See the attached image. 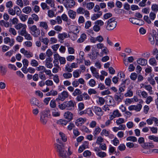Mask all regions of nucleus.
<instances>
[{
	"label": "nucleus",
	"instance_id": "obj_58",
	"mask_svg": "<svg viewBox=\"0 0 158 158\" xmlns=\"http://www.w3.org/2000/svg\"><path fill=\"white\" fill-rule=\"evenodd\" d=\"M148 80L149 82L152 85H155V81L153 78L152 76H151V77H148Z\"/></svg>",
	"mask_w": 158,
	"mask_h": 158
},
{
	"label": "nucleus",
	"instance_id": "obj_9",
	"mask_svg": "<svg viewBox=\"0 0 158 158\" xmlns=\"http://www.w3.org/2000/svg\"><path fill=\"white\" fill-rule=\"evenodd\" d=\"M142 108V105L139 104H137L136 105H131L128 108L129 110H135L136 111H140Z\"/></svg>",
	"mask_w": 158,
	"mask_h": 158
},
{
	"label": "nucleus",
	"instance_id": "obj_6",
	"mask_svg": "<svg viewBox=\"0 0 158 158\" xmlns=\"http://www.w3.org/2000/svg\"><path fill=\"white\" fill-rule=\"evenodd\" d=\"M69 96L68 92L66 91H64L61 94H59L58 97L56 99V100H60L63 101L68 98Z\"/></svg>",
	"mask_w": 158,
	"mask_h": 158
},
{
	"label": "nucleus",
	"instance_id": "obj_29",
	"mask_svg": "<svg viewBox=\"0 0 158 158\" xmlns=\"http://www.w3.org/2000/svg\"><path fill=\"white\" fill-rule=\"evenodd\" d=\"M27 26L26 25L24 27H23L22 29H21L20 30L18 31L19 35L23 36L25 35L27 32L26 31Z\"/></svg>",
	"mask_w": 158,
	"mask_h": 158
},
{
	"label": "nucleus",
	"instance_id": "obj_48",
	"mask_svg": "<svg viewBox=\"0 0 158 158\" xmlns=\"http://www.w3.org/2000/svg\"><path fill=\"white\" fill-rule=\"evenodd\" d=\"M104 141V139L101 136H98L96 140V143L98 145L102 144V143Z\"/></svg>",
	"mask_w": 158,
	"mask_h": 158
},
{
	"label": "nucleus",
	"instance_id": "obj_39",
	"mask_svg": "<svg viewBox=\"0 0 158 158\" xmlns=\"http://www.w3.org/2000/svg\"><path fill=\"white\" fill-rule=\"evenodd\" d=\"M72 74L69 72L65 73H64L63 74V77L66 79L71 78L72 77Z\"/></svg>",
	"mask_w": 158,
	"mask_h": 158
},
{
	"label": "nucleus",
	"instance_id": "obj_8",
	"mask_svg": "<svg viewBox=\"0 0 158 158\" xmlns=\"http://www.w3.org/2000/svg\"><path fill=\"white\" fill-rule=\"evenodd\" d=\"M141 88H143L147 90L150 94H153V92L152 90V88L150 85H146L145 84H141Z\"/></svg>",
	"mask_w": 158,
	"mask_h": 158
},
{
	"label": "nucleus",
	"instance_id": "obj_24",
	"mask_svg": "<svg viewBox=\"0 0 158 158\" xmlns=\"http://www.w3.org/2000/svg\"><path fill=\"white\" fill-rule=\"evenodd\" d=\"M68 14L69 17L72 19H74L75 18L76 15V12L73 10H69Z\"/></svg>",
	"mask_w": 158,
	"mask_h": 158
},
{
	"label": "nucleus",
	"instance_id": "obj_40",
	"mask_svg": "<svg viewBox=\"0 0 158 158\" xmlns=\"http://www.w3.org/2000/svg\"><path fill=\"white\" fill-rule=\"evenodd\" d=\"M96 155L99 157L102 158L106 156V153L103 152H102L101 151L96 153Z\"/></svg>",
	"mask_w": 158,
	"mask_h": 158
},
{
	"label": "nucleus",
	"instance_id": "obj_31",
	"mask_svg": "<svg viewBox=\"0 0 158 158\" xmlns=\"http://www.w3.org/2000/svg\"><path fill=\"white\" fill-rule=\"evenodd\" d=\"M94 6V3L93 2H90L86 4V7L88 10H92Z\"/></svg>",
	"mask_w": 158,
	"mask_h": 158
},
{
	"label": "nucleus",
	"instance_id": "obj_46",
	"mask_svg": "<svg viewBox=\"0 0 158 158\" xmlns=\"http://www.w3.org/2000/svg\"><path fill=\"white\" fill-rule=\"evenodd\" d=\"M45 68L43 66L40 65L36 68V70L38 71H41V73H44V71L45 70Z\"/></svg>",
	"mask_w": 158,
	"mask_h": 158
},
{
	"label": "nucleus",
	"instance_id": "obj_33",
	"mask_svg": "<svg viewBox=\"0 0 158 158\" xmlns=\"http://www.w3.org/2000/svg\"><path fill=\"white\" fill-rule=\"evenodd\" d=\"M15 12V14H16L17 16H19L22 13V11L19 7L17 6H14V7Z\"/></svg>",
	"mask_w": 158,
	"mask_h": 158
},
{
	"label": "nucleus",
	"instance_id": "obj_54",
	"mask_svg": "<svg viewBox=\"0 0 158 158\" xmlns=\"http://www.w3.org/2000/svg\"><path fill=\"white\" fill-rule=\"evenodd\" d=\"M52 115L54 117H58L60 116V112L56 110H53L52 113Z\"/></svg>",
	"mask_w": 158,
	"mask_h": 158
},
{
	"label": "nucleus",
	"instance_id": "obj_21",
	"mask_svg": "<svg viewBox=\"0 0 158 158\" xmlns=\"http://www.w3.org/2000/svg\"><path fill=\"white\" fill-rule=\"evenodd\" d=\"M86 121V119L82 118H80L76 120L75 123L77 126L83 124Z\"/></svg>",
	"mask_w": 158,
	"mask_h": 158
},
{
	"label": "nucleus",
	"instance_id": "obj_11",
	"mask_svg": "<svg viewBox=\"0 0 158 158\" xmlns=\"http://www.w3.org/2000/svg\"><path fill=\"white\" fill-rule=\"evenodd\" d=\"M121 116V114L118 110H116L113 111L112 114L110 115V120H112L116 117H118Z\"/></svg>",
	"mask_w": 158,
	"mask_h": 158
},
{
	"label": "nucleus",
	"instance_id": "obj_18",
	"mask_svg": "<svg viewBox=\"0 0 158 158\" xmlns=\"http://www.w3.org/2000/svg\"><path fill=\"white\" fill-rule=\"evenodd\" d=\"M94 111L98 116H102L103 114V111L101 109L98 107L95 106L94 108Z\"/></svg>",
	"mask_w": 158,
	"mask_h": 158
},
{
	"label": "nucleus",
	"instance_id": "obj_49",
	"mask_svg": "<svg viewBox=\"0 0 158 158\" xmlns=\"http://www.w3.org/2000/svg\"><path fill=\"white\" fill-rule=\"evenodd\" d=\"M86 114H88L90 116H93L94 115V114L90 108H88L86 109Z\"/></svg>",
	"mask_w": 158,
	"mask_h": 158
},
{
	"label": "nucleus",
	"instance_id": "obj_44",
	"mask_svg": "<svg viewBox=\"0 0 158 158\" xmlns=\"http://www.w3.org/2000/svg\"><path fill=\"white\" fill-rule=\"evenodd\" d=\"M69 122L65 119H61L59 120L58 122L59 124L62 126H65Z\"/></svg>",
	"mask_w": 158,
	"mask_h": 158
},
{
	"label": "nucleus",
	"instance_id": "obj_42",
	"mask_svg": "<svg viewBox=\"0 0 158 158\" xmlns=\"http://www.w3.org/2000/svg\"><path fill=\"white\" fill-rule=\"evenodd\" d=\"M85 10V8L82 7H79L76 10L77 12L79 14H84V12Z\"/></svg>",
	"mask_w": 158,
	"mask_h": 158
},
{
	"label": "nucleus",
	"instance_id": "obj_35",
	"mask_svg": "<svg viewBox=\"0 0 158 158\" xmlns=\"http://www.w3.org/2000/svg\"><path fill=\"white\" fill-rule=\"evenodd\" d=\"M149 64L155 66L157 65V63L154 58H150L149 60Z\"/></svg>",
	"mask_w": 158,
	"mask_h": 158
},
{
	"label": "nucleus",
	"instance_id": "obj_62",
	"mask_svg": "<svg viewBox=\"0 0 158 158\" xmlns=\"http://www.w3.org/2000/svg\"><path fill=\"white\" fill-rule=\"evenodd\" d=\"M24 55L27 58H29L30 57H32L33 56V54L32 53L27 51L26 52V53H25V54H24Z\"/></svg>",
	"mask_w": 158,
	"mask_h": 158
},
{
	"label": "nucleus",
	"instance_id": "obj_3",
	"mask_svg": "<svg viewBox=\"0 0 158 158\" xmlns=\"http://www.w3.org/2000/svg\"><path fill=\"white\" fill-rule=\"evenodd\" d=\"M57 152L60 158H67L66 155V151L64 150V145H56ZM69 158H70L69 157Z\"/></svg>",
	"mask_w": 158,
	"mask_h": 158
},
{
	"label": "nucleus",
	"instance_id": "obj_60",
	"mask_svg": "<svg viewBox=\"0 0 158 158\" xmlns=\"http://www.w3.org/2000/svg\"><path fill=\"white\" fill-rule=\"evenodd\" d=\"M78 110H82L85 108L84 104L83 102H80L78 104Z\"/></svg>",
	"mask_w": 158,
	"mask_h": 158
},
{
	"label": "nucleus",
	"instance_id": "obj_2",
	"mask_svg": "<svg viewBox=\"0 0 158 158\" xmlns=\"http://www.w3.org/2000/svg\"><path fill=\"white\" fill-rule=\"evenodd\" d=\"M117 24L115 18H112L109 19L107 22L106 29L108 30H113L116 27Z\"/></svg>",
	"mask_w": 158,
	"mask_h": 158
},
{
	"label": "nucleus",
	"instance_id": "obj_13",
	"mask_svg": "<svg viewBox=\"0 0 158 158\" xmlns=\"http://www.w3.org/2000/svg\"><path fill=\"white\" fill-rule=\"evenodd\" d=\"M30 102L32 106L40 107L39 101L35 98H32L30 100Z\"/></svg>",
	"mask_w": 158,
	"mask_h": 158
},
{
	"label": "nucleus",
	"instance_id": "obj_5",
	"mask_svg": "<svg viewBox=\"0 0 158 158\" xmlns=\"http://www.w3.org/2000/svg\"><path fill=\"white\" fill-rule=\"evenodd\" d=\"M48 111L47 110L43 111L41 112L40 120L43 124H46L48 121Z\"/></svg>",
	"mask_w": 158,
	"mask_h": 158
},
{
	"label": "nucleus",
	"instance_id": "obj_17",
	"mask_svg": "<svg viewBox=\"0 0 158 158\" xmlns=\"http://www.w3.org/2000/svg\"><path fill=\"white\" fill-rule=\"evenodd\" d=\"M87 38L86 35L85 33H82L80 35V38L77 40V42L79 43H83L87 39Z\"/></svg>",
	"mask_w": 158,
	"mask_h": 158
},
{
	"label": "nucleus",
	"instance_id": "obj_26",
	"mask_svg": "<svg viewBox=\"0 0 158 158\" xmlns=\"http://www.w3.org/2000/svg\"><path fill=\"white\" fill-rule=\"evenodd\" d=\"M70 28H72V31H70V32H72L73 33L78 34L79 32V30L78 27L77 26L74 25H71L70 26Z\"/></svg>",
	"mask_w": 158,
	"mask_h": 158
},
{
	"label": "nucleus",
	"instance_id": "obj_23",
	"mask_svg": "<svg viewBox=\"0 0 158 158\" xmlns=\"http://www.w3.org/2000/svg\"><path fill=\"white\" fill-rule=\"evenodd\" d=\"M102 15V11H99L97 14H93L91 17V19L92 20L94 21L100 17Z\"/></svg>",
	"mask_w": 158,
	"mask_h": 158
},
{
	"label": "nucleus",
	"instance_id": "obj_15",
	"mask_svg": "<svg viewBox=\"0 0 158 158\" xmlns=\"http://www.w3.org/2000/svg\"><path fill=\"white\" fill-rule=\"evenodd\" d=\"M39 26L41 28H42L46 31H48L49 29L48 23L46 22L41 21L40 22Z\"/></svg>",
	"mask_w": 158,
	"mask_h": 158
},
{
	"label": "nucleus",
	"instance_id": "obj_47",
	"mask_svg": "<svg viewBox=\"0 0 158 158\" xmlns=\"http://www.w3.org/2000/svg\"><path fill=\"white\" fill-rule=\"evenodd\" d=\"M31 64L33 67H36L38 65L39 63L35 60L33 59L31 61Z\"/></svg>",
	"mask_w": 158,
	"mask_h": 158
},
{
	"label": "nucleus",
	"instance_id": "obj_34",
	"mask_svg": "<svg viewBox=\"0 0 158 158\" xmlns=\"http://www.w3.org/2000/svg\"><path fill=\"white\" fill-rule=\"evenodd\" d=\"M39 39L40 41L46 45H48L49 42V40L47 38H43L41 37L39 38Z\"/></svg>",
	"mask_w": 158,
	"mask_h": 158
},
{
	"label": "nucleus",
	"instance_id": "obj_55",
	"mask_svg": "<svg viewBox=\"0 0 158 158\" xmlns=\"http://www.w3.org/2000/svg\"><path fill=\"white\" fill-rule=\"evenodd\" d=\"M148 139L150 140H153L155 142H158V137L154 135H149L148 136Z\"/></svg>",
	"mask_w": 158,
	"mask_h": 158
},
{
	"label": "nucleus",
	"instance_id": "obj_12",
	"mask_svg": "<svg viewBox=\"0 0 158 158\" xmlns=\"http://www.w3.org/2000/svg\"><path fill=\"white\" fill-rule=\"evenodd\" d=\"M64 116L65 118L67 119L69 122L73 119V114L69 111L65 112L64 114Z\"/></svg>",
	"mask_w": 158,
	"mask_h": 158
},
{
	"label": "nucleus",
	"instance_id": "obj_1",
	"mask_svg": "<svg viewBox=\"0 0 158 158\" xmlns=\"http://www.w3.org/2000/svg\"><path fill=\"white\" fill-rule=\"evenodd\" d=\"M76 105L75 102L72 100L63 102L58 105L59 108L61 110L66 109L68 110H74Z\"/></svg>",
	"mask_w": 158,
	"mask_h": 158
},
{
	"label": "nucleus",
	"instance_id": "obj_22",
	"mask_svg": "<svg viewBox=\"0 0 158 158\" xmlns=\"http://www.w3.org/2000/svg\"><path fill=\"white\" fill-rule=\"evenodd\" d=\"M138 20L140 21L139 20L135 18H132L129 19L131 23L134 24H136L137 25H141L143 24V23H144V22L142 20H141V21L142 22V23L141 24L139 23H138L137 22V21Z\"/></svg>",
	"mask_w": 158,
	"mask_h": 158
},
{
	"label": "nucleus",
	"instance_id": "obj_19",
	"mask_svg": "<svg viewBox=\"0 0 158 158\" xmlns=\"http://www.w3.org/2000/svg\"><path fill=\"white\" fill-rule=\"evenodd\" d=\"M141 146L144 149H148L150 148H153L154 145L152 143H145L142 144Z\"/></svg>",
	"mask_w": 158,
	"mask_h": 158
},
{
	"label": "nucleus",
	"instance_id": "obj_20",
	"mask_svg": "<svg viewBox=\"0 0 158 158\" xmlns=\"http://www.w3.org/2000/svg\"><path fill=\"white\" fill-rule=\"evenodd\" d=\"M137 62L138 64L142 65L145 66L147 64V60L143 58H138L137 60Z\"/></svg>",
	"mask_w": 158,
	"mask_h": 158
},
{
	"label": "nucleus",
	"instance_id": "obj_53",
	"mask_svg": "<svg viewBox=\"0 0 158 158\" xmlns=\"http://www.w3.org/2000/svg\"><path fill=\"white\" fill-rule=\"evenodd\" d=\"M101 130V129L100 127H96L94 132V135H98L100 132Z\"/></svg>",
	"mask_w": 158,
	"mask_h": 158
},
{
	"label": "nucleus",
	"instance_id": "obj_32",
	"mask_svg": "<svg viewBox=\"0 0 158 158\" xmlns=\"http://www.w3.org/2000/svg\"><path fill=\"white\" fill-rule=\"evenodd\" d=\"M96 97L98 98V99L97 100V102L98 104L100 105H103L104 104L105 100L103 98L98 96H96Z\"/></svg>",
	"mask_w": 158,
	"mask_h": 158
},
{
	"label": "nucleus",
	"instance_id": "obj_27",
	"mask_svg": "<svg viewBox=\"0 0 158 158\" xmlns=\"http://www.w3.org/2000/svg\"><path fill=\"white\" fill-rule=\"evenodd\" d=\"M58 38L61 40H63L65 38L68 37V34L65 33H60L58 35Z\"/></svg>",
	"mask_w": 158,
	"mask_h": 158
},
{
	"label": "nucleus",
	"instance_id": "obj_56",
	"mask_svg": "<svg viewBox=\"0 0 158 158\" xmlns=\"http://www.w3.org/2000/svg\"><path fill=\"white\" fill-rule=\"evenodd\" d=\"M55 13L54 11L52 10H49L48 12V16L50 18H52L55 16Z\"/></svg>",
	"mask_w": 158,
	"mask_h": 158
},
{
	"label": "nucleus",
	"instance_id": "obj_52",
	"mask_svg": "<svg viewBox=\"0 0 158 158\" xmlns=\"http://www.w3.org/2000/svg\"><path fill=\"white\" fill-rule=\"evenodd\" d=\"M81 94V90L78 89H76L74 91L73 93V95L74 96L79 95Z\"/></svg>",
	"mask_w": 158,
	"mask_h": 158
},
{
	"label": "nucleus",
	"instance_id": "obj_51",
	"mask_svg": "<svg viewBox=\"0 0 158 158\" xmlns=\"http://www.w3.org/2000/svg\"><path fill=\"white\" fill-rule=\"evenodd\" d=\"M59 134L63 141L64 142H66L67 140V139L65 135L62 132H60Z\"/></svg>",
	"mask_w": 158,
	"mask_h": 158
},
{
	"label": "nucleus",
	"instance_id": "obj_10",
	"mask_svg": "<svg viewBox=\"0 0 158 158\" xmlns=\"http://www.w3.org/2000/svg\"><path fill=\"white\" fill-rule=\"evenodd\" d=\"M52 58L51 57H47L44 61L46 67L49 69H51L53 67V64L52 63Z\"/></svg>",
	"mask_w": 158,
	"mask_h": 158
},
{
	"label": "nucleus",
	"instance_id": "obj_50",
	"mask_svg": "<svg viewBox=\"0 0 158 158\" xmlns=\"http://www.w3.org/2000/svg\"><path fill=\"white\" fill-rule=\"evenodd\" d=\"M124 123V119L122 118H119L116 121V123L118 125L122 124Z\"/></svg>",
	"mask_w": 158,
	"mask_h": 158
},
{
	"label": "nucleus",
	"instance_id": "obj_14",
	"mask_svg": "<svg viewBox=\"0 0 158 158\" xmlns=\"http://www.w3.org/2000/svg\"><path fill=\"white\" fill-rule=\"evenodd\" d=\"M90 69L93 76L97 79H99V74L97 69L94 67L92 66L90 67Z\"/></svg>",
	"mask_w": 158,
	"mask_h": 158
},
{
	"label": "nucleus",
	"instance_id": "obj_28",
	"mask_svg": "<svg viewBox=\"0 0 158 158\" xmlns=\"http://www.w3.org/2000/svg\"><path fill=\"white\" fill-rule=\"evenodd\" d=\"M98 54V52L95 51H93L90 55V58L91 59L95 60L97 58Z\"/></svg>",
	"mask_w": 158,
	"mask_h": 158
},
{
	"label": "nucleus",
	"instance_id": "obj_25",
	"mask_svg": "<svg viewBox=\"0 0 158 158\" xmlns=\"http://www.w3.org/2000/svg\"><path fill=\"white\" fill-rule=\"evenodd\" d=\"M22 11L26 14H29L32 11V9L31 7L27 6L23 9Z\"/></svg>",
	"mask_w": 158,
	"mask_h": 158
},
{
	"label": "nucleus",
	"instance_id": "obj_41",
	"mask_svg": "<svg viewBox=\"0 0 158 158\" xmlns=\"http://www.w3.org/2000/svg\"><path fill=\"white\" fill-rule=\"evenodd\" d=\"M126 140L127 141H131L134 142H136L137 141V138L134 136H129L127 138Z\"/></svg>",
	"mask_w": 158,
	"mask_h": 158
},
{
	"label": "nucleus",
	"instance_id": "obj_64",
	"mask_svg": "<svg viewBox=\"0 0 158 158\" xmlns=\"http://www.w3.org/2000/svg\"><path fill=\"white\" fill-rule=\"evenodd\" d=\"M152 10L154 12H156L158 11V5L154 4L152 5Z\"/></svg>",
	"mask_w": 158,
	"mask_h": 158
},
{
	"label": "nucleus",
	"instance_id": "obj_30",
	"mask_svg": "<svg viewBox=\"0 0 158 158\" xmlns=\"http://www.w3.org/2000/svg\"><path fill=\"white\" fill-rule=\"evenodd\" d=\"M110 131L106 129H103L100 135L102 136H109L110 135Z\"/></svg>",
	"mask_w": 158,
	"mask_h": 158
},
{
	"label": "nucleus",
	"instance_id": "obj_16",
	"mask_svg": "<svg viewBox=\"0 0 158 158\" xmlns=\"http://www.w3.org/2000/svg\"><path fill=\"white\" fill-rule=\"evenodd\" d=\"M77 34L76 33H73L72 32L69 31L68 33V37L73 41L76 40L78 37Z\"/></svg>",
	"mask_w": 158,
	"mask_h": 158
},
{
	"label": "nucleus",
	"instance_id": "obj_7",
	"mask_svg": "<svg viewBox=\"0 0 158 158\" xmlns=\"http://www.w3.org/2000/svg\"><path fill=\"white\" fill-rule=\"evenodd\" d=\"M123 98V95L122 93H116L114 96V99L117 103L118 104L122 102Z\"/></svg>",
	"mask_w": 158,
	"mask_h": 158
},
{
	"label": "nucleus",
	"instance_id": "obj_63",
	"mask_svg": "<svg viewBox=\"0 0 158 158\" xmlns=\"http://www.w3.org/2000/svg\"><path fill=\"white\" fill-rule=\"evenodd\" d=\"M46 3L52 7H53L55 6V4L52 0H46Z\"/></svg>",
	"mask_w": 158,
	"mask_h": 158
},
{
	"label": "nucleus",
	"instance_id": "obj_61",
	"mask_svg": "<svg viewBox=\"0 0 158 158\" xmlns=\"http://www.w3.org/2000/svg\"><path fill=\"white\" fill-rule=\"evenodd\" d=\"M95 24H97L98 26L100 27V26H101L104 25V22L101 20H97L95 22Z\"/></svg>",
	"mask_w": 158,
	"mask_h": 158
},
{
	"label": "nucleus",
	"instance_id": "obj_43",
	"mask_svg": "<svg viewBox=\"0 0 158 158\" xmlns=\"http://www.w3.org/2000/svg\"><path fill=\"white\" fill-rule=\"evenodd\" d=\"M40 6L43 10H49L50 8L49 7L45 2H42L41 3Z\"/></svg>",
	"mask_w": 158,
	"mask_h": 158
},
{
	"label": "nucleus",
	"instance_id": "obj_59",
	"mask_svg": "<svg viewBox=\"0 0 158 158\" xmlns=\"http://www.w3.org/2000/svg\"><path fill=\"white\" fill-rule=\"evenodd\" d=\"M50 106L51 108H55L56 107V104L55 100H52L50 102Z\"/></svg>",
	"mask_w": 158,
	"mask_h": 158
},
{
	"label": "nucleus",
	"instance_id": "obj_37",
	"mask_svg": "<svg viewBox=\"0 0 158 158\" xmlns=\"http://www.w3.org/2000/svg\"><path fill=\"white\" fill-rule=\"evenodd\" d=\"M81 72L79 70H76L74 71L73 72V77L75 78L78 77L80 75Z\"/></svg>",
	"mask_w": 158,
	"mask_h": 158
},
{
	"label": "nucleus",
	"instance_id": "obj_36",
	"mask_svg": "<svg viewBox=\"0 0 158 158\" xmlns=\"http://www.w3.org/2000/svg\"><path fill=\"white\" fill-rule=\"evenodd\" d=\"M0 25L4 26L6 27H8L9 26L10 23L8 22H5L4 20H2L0 21Z\"/></svg>",
	"mask_w": 158,
	"mask_h": 158
},
{
	"label": "nucleus",
	"instance_id": "obj_4",
	"mask_svg": "<svg viewBox=\"0 0 158 158\" xmlns=\"http://www.w3.org/2000/svg\"><path fill=\"white\" fill-rule=\"evenodd\" d=\"M29 28L30 30V33L33 36L37 37L40 35V30L37 28L36 25L29 26Z\"/></svg>",
	"mask_w": 158,
	"mask_h": 158
},
{
	"label": "nucleus",
	"instance_id": "obj_57",
	"mask_svg": "<svg viewBox=\"0 0 158 158\" xmlns=\"http://www.w3.org/2000/svg\"><path fill=\"white\" fill-rule=\"evenodd\" d=\"M25 25H26L25 24H23L21 23H18L16 25H15V28L17 30H20L22 29Z\"/></svg>",
	"mask_w": 158,
	"mask_h": 158
},
{
	"label": "nucleus",
	"instance_id": "obj_45",
	"mask_svg": "<svg viewBox=\"0 0 158 158\" xmlns=\"http://www.w3.org/2000/svg\"><path fill=\"white\" fill-rule=\"evenodd\" d=\"M0 71L2 75H5L6 72V68L5 67L0 65Z\"/></svg>",
	"mask_w": 158,
	"mask_h": 158
},
{
	"label": "nucleus",
	"instance_id": "obj_38",
	"mask_svg": "<svg viewBox=\"0 0 158 158\" xmlns=\"http://www.w3.org/2000/svg\"><path fill=\"white\" fill-rule=\"evenodd\" d=\"M20 19L23 22L25 21L27 19L28 17L27 15L21 14L19 15Z\"/></svg>",
	"mask_w": 158,
	"mask_h": 158
}]
</instances>
